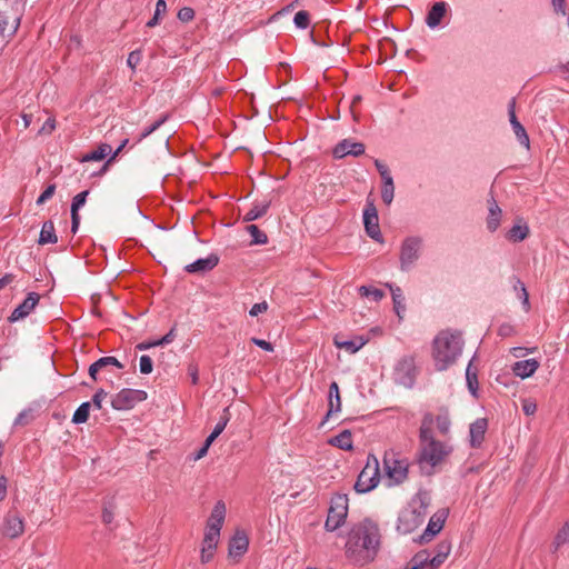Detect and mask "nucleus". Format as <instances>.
<instances>
[{
  "label": "nucleus",
  "mask_w": 569,
  "mask_h": 569,
  "mask_svg": "<svg viewBox=\"0 0 569 569\" xmlns=\"http://www.w3.org/2000/svg\"><path fill=\"white\" fill-rule=\"evenodd\" d=\"M380 546V532L377 523L369 519L355 525L346 542V557L358 566L375 559Z\"/></svg>",
  "instance_id": "f257e3e1"
},
{
  "label": "nucleus",
  "mask_w": 569,
  "mask_h": 569,
  "mask_svg": "<svg viewBox=\"0 0 569 569\" xmlns=\"http://www.w3.org/2000/svg\"><path fill=\"white\" fill-rule=\"evenodd\" d=\"M465 340L458 330L445 329L432 340L431 356L437 371H446L453 366L462 355Z\"/></svg>",
  "instance_id": "f03ea898"
},
{
  "label": "nucleus",
  "mask_w": 569,
  "mask_h": 569,
  "mask_svg": "<svg viewBox=\"0 0 569 569\" xmlns=\"http://www.w3.org/2000/svg\"><path fill=\"white\" fill-rule=\"evenodd\" d=\"M419 445L418 463L426 473H431L453 450L449 442L436 439V435H428L426 427L419 430Z\"/></svg>",
  "instance_id": "7ed1b4c3"
},
{
  "label": "nucleus",
  "mask_w": 569,
  "mask_h": 569,
  "mask_svg": "<svg viewBox=\"0 0 569 569\" xmlns=\"http://www.w3.org/2000/svg\"><path fill=\"white\" fill-rule=\"evenodd\" d=\"M429 499L426 493H417L408 508L403 509L397 523V530L407 535L415 531L423 521L428 512Z\"/></svg>",
  "instance_id": "20e7f679"
},
{
  "label": "nucleus",
  "mask_w": 569,
  "mask_h": 569,
  "mask_svg": "<svg viewBox=\"0 0 569 569\" xmlns=\"http://www.w3.org/2000/svg\"><path fill=\"white\" fill-rule=\"evenodd\" d=\"M423 253V239L420 236L403 238L399 247V269L409 272L418 264Z\"/></svg>",
  "instance_id": "39448f33"
},
{
  "label": "nucleus",
  "mask_w": 569,
  "mask_h": 569,
  "mask_svg": "<svg viewBox=\"0 0 569 569\" xmlns=\"http://www.w3.org/2000/svg\"><path fill=\"white\" fill-rule=\"evenodd\" d=\"M408 461L397 457L392 451L386 452L383 457L385 480L388 487L402 483L408 477Z\"/></svg>",
  "instance_id": "423d86ee"
},
{
  "label": "nucleus",
  "mask_w": 569,
  "mask_h": 569,
  "mask_svg": "<svg viewBox=\"0 0 569 569\" xmlns=\"http://www.w3.org/2000/svg\"><path fill=\"white\" fill-rule=\"evenodd\" d=\"M379 462L376 456L370 455L366 467L361 470L355 485L357 492L366 493L379 483Z\"/></svg>",
  "instance_id": "0eeeda50"
},
{
  "label": "nucleus",
  "mask_w": 569,
  "mask_h": 569,
  "mask_svg": "<svg viewBox=\"0 0 569 569\" xmlns=\"http://www.w3.org/2000/svg\"><path fill=\"white\" fill-rule=\"evenodd\" d=\"M348 515L347 495L332 497L325 527L328 531H335L345 523Z\"/></svg>",
  "instance_id": "6e6552de"
},
{
  "label": "nucleus",
  "mask_w": 569,
  "mask_h": 569,
  "mask_svg": "<svg viewBox=\"0 0 569 569\" xmlns=\"http://www.w3.org/2000/svg\"><path fill=\"white\" fill-rule=\"evenodd\" d=\"M427 428L428 435H436L435 430L440 436H448L451 429V419L449 412L445 409L439 410L438 413L427 412L423 415L419 430Z\"/></svg>",
  "instance_id": "1a4fd4ad"
},
{
  "label": "nucleus",
  "mask_w": 569,
  "mask_h": 569,
  "mask_svg": "<svg viewBox=\"0 0 569 569\" xmlns=\"http://www.w3.org/2000/svg\"><path fill=\"white\" fill-rule=\"evenodd\" d=\"M417 375L416 362L412 356H405L398 360L393 370V379L398 385L411 388Z\"/></svg>",
  "instance_id": "9d476101"
},
{
  "label": "nucleus",
  "mask_w": 569,
  "mask_h": 569,
  "mask_svg": "<svg viewBox=\"0 0 569 569\" xmlns=\"http://www.w3.org/2000/svg\"><path fill=\"white\" fill-rule=\"evenodd\" d=\"M146 399V391L126 388L112 397L111 406L114 410H129Z\"/></svg>",
  "instance_id": "9b49d317"
},
{
  "label": "nucleus",
  "mask_w": 569,
  "mask_h": 569,
  "mask_svg": "<svg viewBox=\"0 0 569 569\" xmlns=\"http://www.w3.org/2000/svg\"><path fill=\"white\" fill-rule=\"evenodd\" d=\"M23 532V518L18 512L9 511L0 522V535L7 539H17Z\"/></svg>",
  "instance_id": "f8f14e48"
},
{
  "label": "nucleus",
  "mask_w": 569,
  "mask_h": 569,
  "mask_svg": "<svg viewBox=\"0 0 569 569\" xmlns=\"http://www.w3.org/2000/svg\"><path fill=\"white\" fill-rule=\"evenodd\" d=\"M363 224L367 234L375 241L383 243L385 239L380 231L378 211L372 202L367 203L363 210Z\"/></svg>",
  "instance_id": "ddd939ff"
},
{
  "label": "nucleus",
  "mask_w": 569,
  "mask_h": 569,
  "mask_svg": "<svg viewBox=\"0 0 569 569\" xmlns=\"http://www.w3.org/2000/svg\"><path fill=\"white\" fill-rule=\"evenodd\" d=\"M40 296L37 292H30L26 297V299L14 308L11 316L9 317V321L16 322L28 317L34 307L38 305Z\"/></svg>",
  "instance_id": "4468645a"
},
{
  "label": "nucleus",
  "mask_w": 569,
  "mask_h": 569,
  "mask_svg": "<svg viewBox=\"0 0 569 569\" xmlns=\"http://www.w3.org/2000/svg\"><path fill=\"white\" fill-rule=\"evenodd\" d=\"M365 153V144L361 142H355L349 139L340 141L333 149V156L337 159L345 158L347 156L358 157Z\"/></svg>",
  "instance_id": "2eb2a0df"
},
{
  "label": "nucleus",
  "mask_w": 569,
  "mask_h": 569,
  "mask_svg": "<svg viewBox=\"0 0 569 569\" xmlns=\"http://www.w3.org/2000/svg\"><path fill=\"white\" fill-rule=\"evenodd\" d=\"M446 520V512L439 511L436 512L430 519L427 525V528L422 532V535L419 538L420 542H428L430 541L437 533L441 531L443 528Z\"/></svg>",
  "instance_id": "dca6fc26"
},
{
  "label": "nucleus",
  "mask_w": 569,
  "mask_h": 569,
  "mask_svg": "<svg viewBox=\"0 0 569 569\" xmlns=\"http://www.w3.org/2000/svg\"><path fill=\"white\" fill-rule=\"evenodd\" d=\"M488 429V421L486 418H478L469 427V443L472 448H479L485 440Z\"/></svg>",
  "instance_id": "f3484780"
},
{
  "label": "nucleus",
  "mask_w": 569,
  "mask_h": 569,
  "mask_svg": "<svg viewBox=\"0 0 569 569\" xmlns=\"http://www.w3.org/2000/svg\"><path fill=\"white\" fill-rule=\"evenodd\" d=\"M449 6L445 1L435 2L426 16V24L430 29H437L440 26L442 18L447 14Z\"/></svg>",
  "instance_id": "a211bd4d"
},
{
  "label": "nucleus",
  "mask_w": 569,
  "mask_h": 569,
  "mask_svg": "<svg viewBox=\"0 0 569 569\" xmlns=\"http://www.w3.org/2000/svg\"><path fill=\"white\" fill-rule=\"evenodd\" d=\"M502 219V210L493 197L488 199V216L486 218V227L489 232H496Z\"/></svg>",
  "instance_id": "6ab92c4d"
},
{
  "label": "nucleus",
  "mask_w": 569,
  "mask_h": 569,
  "mask_svg": "<svg viewBox=\"0 0 569 569\" xmlns=\"http://www.w3.org/2000/svg\"><path fill=\"white\" fill-rule=\"evenodd\" d=\"M219 263V257L216 253H210L204 258L197 259L192 263L186 266V271L189 273H204L212 270Z\"/></svg>",
  "instance_id": "aec40b11"
},
{
  "label": "nucleus",
  "mask_w": 569,
  "mask_h": 569,
  "mask_svg": "<svg viewBox=\"0 0 569 569\" xmlns=\"http://www.w3.org/2000/svg\"><path fill=\"white\" fill-rule=\"evenodd\" d=\"M540 363L536 359H526L517 361L512 365L511 371L516 377L526 379L535 375Z\"/></svg>",
  "instance_id": "412c9836"
},
{
  "label": "nucleus",
  "mask_w": 569,
  "mask_h": 569,
  "mask_svg": "<svg viewBox=\"0 0 569 569\" xmlns=\"http://www.w3.org/2000/svg\"><path fill=\"white\" fill-rule=\"evenodd\" d=\"M530 233L529 226L523 219L519 218L515 224L508 230L506 237L511 242H521L528 238Z\"/></svg>",
  "instance_id": "4be33fe9"
},
{
  "label": "nucleus",
  "mask_w": 569,
  "mask_h": 569,
  "mask_svg": "<svg viewBox=\"0 0 569 569\" xmlns=\"http://www.w3.org/2000/svg\"><path fill=\"white\" fill-rule=\"evenodd\" d=\"M249 546V540L244 533H236L229 543V556L232 558L241 557Z\"/></svg>",
  "instance_id": "5701e85b"
},
{
  "label": "nucleus",
  "mask_w": 569,
  "mask_h": 569,
  "mask_svg": "<svg viewBox=\"0 0 569 569\" xmlns=\"http://www.w3.org/2000/svg\"><path fill=\"white\" fill-rule=\"evenodd\" d=\"M329 409L327 412V418H329L332 413H338L341 410V399L339 393V386L336 381H332L329 386V399H328Z\"/></svg>",
  "instance_id": "b1692460"
},
{
  "label": "nucleus",
  "mask_w": 569,
  "mask_h": 569,
  "mask_svg": "<svg viewBox=\"0 0 569 569\" xmlns=\"http://www.w3.org/2000/svg\"><path fill=\"white\" fill-rule=\"evenodd\" d=\"M224 518H226V505L222 501H218L211 511V515L208 519L207 526L221 530L222 525L224 522Z\"/></svg>",
  "instance_id": "393cba45"
},
{
  "label": "nucleus",
  "mask_w": 569,
  "mask_h": 569,
  "mask_svg": "<svg viewBox=\"0 0 569 569\" xmlns=\"http://www.w3.org/2000/svg\"><path fill=\"white\" fill-rule=\"evenodd\" d=\"M333 343L338 349H345L349 353H356L367 343V340L362 337H357L350 340H340L336 337L333 339Z\"/></svg>",
  "instance_id": "a878e982"
},
{
  "label": "nucleus",
  "mask_w": 569,
  "mask_h": 569,
  "mask_svg": "<svg viewBox=\"0 0 569 569\" xmlns=\"http://www.w3.org/2000/svg\"><path fill=\"white\" fill-rule=\"evenodd\" d=\"M270 207L269 200L257 201L252 208L243 216V221L250 222L263 217Z\"/></svg>",
  "instance_id": "bb28decb"
},
{
  "label": "nucleus",
  "mask_w": 569,
  "mask_h": 569,
  "mask_svg": "<svg viewBox=\"0 0 569 569\" xmlns=\"http://www.w3.org/2000/svg\"><path fill=\"white\" fill-rule=\"evenodd\" d=\"M58 241L54 224L51 220L43 222L39 240L40 244L56 243Z\"/></svg>",
  "instance_id": "cd10ccee"
},
{
  "label": "nucleus",
  "mask_w": 569,
  "mask_h": 569,
  "mask_svg": "<svg viewBox=\"0 0 569 569\" xmlns=\"http://www.w3.org/2000/svg\"><path fill=\"white\" fill-rule=\"evenodd\" d=\"M393 310L400 320L403 319L406 313V303L402 290L397 287L391 289Z\"/></svg>",
  "instance_id": "c85d7f7f"
},
{
  "label": "nucleus",
  "mask_w": 569,
  "mask_h": 569,
  "mask_svg": "<svg viewBox=\"0 0 569 569\" xmlns=\"http://www.w3.org/2000/svg\"><path fill=\"white\" fill-rule=\"evenodd\" d=\"M450 551H451V542L450 541L443 540V541L439 542L436 547V555L432 557L433 565L440 567L446 561L448 556L450 555Z\"/></svg>",
  "instance_id": "c756f323"
},
{
  "label": "nucleus",
  "mask_w": 569,
  "mask_h": 569,
  "mask_svg": "<svg viewBox=\"0 0 569 569\" xmlns=\"http://www.w3.org/2000/svg\"><path fill=\"white\" fill-rule=\"evenodd\" d=\"M330 445L336 446L342 450H351L352 449V438L351 432L349 430H343L336 437L330 439Z\"/></svg>",
  "instance_id": "7c9ffc66"
},
{
  "label": "nucleus",
  "mask_w": 569,
  "mask_h": 569,
  "mask_svg": "<svg viewBox=\"0 0 569 569\" xmlns=\"http://www.w3.org/2000/svg\"><path fill=\"white\" fill-rule=\"evenodd\" d=\"M112 151V147L108 143H102L97 150L83 156L82 161H100L109 156Z\"/></svg>",
  "instance_id": "2f4dec72"
},
{
  "label": "nucleus",
  "mask_w": 569,
  "mask_h": 569,
  "mask_svg": "<svg viewBox=\"0 0 569 569\" xmlns=\"http://www.w3.org/2000/svg\"><path fill=\"white\" fill-rule=\"evenodd\" d=\"M513 290L516 292L517 298L521 301L525 311H529L530 301L525 283L521 280L517 279L516 282L513 283Z\"/></svg>",
  "instance_id": "473e14b6"
},
{
  "label": "nucleus",
  "mask_w": 569,
  "mask_h": 569,
  "mask_svg": "<svg viewBox=\"0 0 569 569\" xmlns=\"http://www.w3.org/2000/svg\"><path fill=\"white\" fill-rule=\"evenodd\" d=\"M247 231L251 236L252 244H266L268 242L267 234L261 231L256 224L247 226Z\"/></svg>",
  "instance_id": "72a5a7b5"
},
{
  "label": "nucleus",
  "mask_w": 569,
  "mask_h": 569,
  "mask_svg": "<svg viewBox=\"0 0 569 569\" xmlns=\"http://www.w3.org/2000/svg\"><path fill=\"white\" fill-rule=\"evenodd\" d=\"M90 402H82L72 416V422L76 425L84 423L89 418Z\"/></svg>",
  "instance_id": "f704fd0d"
},
{
  "label": "nucleus",
  "mask_w": 569,
  "mask_h": 569,
  "mask_svg": "<svg viewBox=\"0 0 569 569\" xmlns=\"http://www.w3.org/2000/svg\"><path fill=\"white\" fill-rule=\"evenodd\" d=\"M359 293L362 297L371 298L376 302L380 301L385 296L382 290H380L378 288H373V287H368V286H361L359 288Z\"/></svg>",
  "instance_id": "c9c22d12"
},
{
  "label": "nucleus",
  "mask_w": 569,
  "mask_h": 569,
  "mask_svg": "<svg viewBox=\"0 0 569 569\" xmlns=\"http://www.w3.org/2000/svg\"><path fill=\"white\" fill-rule=\"evenodd\" d=\"M511 127L519 143L526 148H529L530 140L525 127L520 122H516Z\"/></svg>",
  "instance_id": "e433bc0d"
},
{
  "label": "nucleus",
  "mask_w": 569,
  "mask_h": 569,
  "mask_svg": "<svg viewBox=\"0 0 569 569\" xmlns=\"http://www.w3.org/2000/svg\"><path fill=\"white\" fill-rule=\"evenodd\" d=\"M220 531V529L207 526L202 543L217 547Z\"/></svg>",
  "instance_id": "4c0bfd02"
},
{
  "label": "nucleus",
  "mask_w": 569,
  "mask_h": 569,
  "mask_svg": "<svg viewBox=\"0 0 569 569\" xmlns=\"http://www.w3.org/2000/svg\"><path fill=\"white\" fill-rule=\"evenodd\" d=\"M569 542V519L563 523L558 533L555 537V546L559 548L560 546Z\"/></svg>",
  "instance_id": "58836bf2"
},
{
  "label": "nucleus",
  "mask_w": 569,
  "mask_h": 569,
  "mask_svg": "<svg viewBox=\"0 0 569 569\" xmlns=\"http://www.w3.org/2000/svg\"><path fill=\"white\" fill-rule=\"evenodd\" d=\"M167 10V3L164 0H158L156 3V10L153 17L147 22V27L153 28L159 23V18Z\"/></svg>",
  "instance_id": "ea45409f"
},
{
  "label": "nucleus",
  "mask_w": 569,
  "mask_h": 569,
  "mask_svg": "<svg viewBox=\"0 0 569 569\" xmlns=\"http://www.w3.org/2000/svg\"><path fill=\"white\" fill-rule=\"evenodd\" d=\"M114 509H116V506L113 503V501H106L103 503V509H102V521L106 523V525H110L113 519H114Z\"/></svg>",
  "instance_id": "a19ab883"
},
{
  "label": "nucleus",
  "mask_w": 569,
  "mask_h": 569,
  "mask_svg": "<svg viewBox=\"0 0 569 569\" xmlns=\"http://www.w3.org/2000/svg\"><path fill=\"white\" fill-rule=\"evenodd\" d=\"M230 420V412H229V409L226 408L223 410V413L222 416L220 417L219 421L216 423L213 430L211 433H213L214 436L219 437L222 431L224 430L227 423L229 422Z\"/></svg>",
  "instance_id": "79ce46f5"
},
{
  "label": "nucleus",
  "mask_w": 569,
  "mask_h": 569,
  "mask_svg": "<svg viewBox=\"0 0 569 569\" xmlns=\"http://www.w3.org/2000/svg\"><path fill=\"white\" fill-rule=\"evenodd\" d=\"M466 379L468 383V388L470 392L476 396L477 389H478V380L476 372L471 371V362H469L467 369H466Z\"/></svg>",
  "instance_id": "37998d69"
},
{
  "label": "nucleus",
  "mask_w": 569,
  "mask_h": 569,
  "mask_svg": "<svg viewBox=\"0 0 569 569\" xmlns=\"http://www.w3.org/2000/svg\"><path fill=\"white\" fill-rule=\"evenodd\" d=\"M168 120V116H162L160 119L156 120L152 124L144 128L143 131L140 134L139 141L143 140L148 136H150L152 132H154L157 129H159L166 121Z\"/></svg>",
  "instance_id": "c03bdc74"
},
{
  "label": "nucleus",
  "mask_w": 569,
  "mask_h": 569,
  "mask_svg": "<svg viewBox=\"0 0 569 569\" xmlns=\"http://www.w3.org/2000/svg\"><path fill=\"white\" fill-rule=\"evenodd\" d=\"M395 198V183L382 184L381 186V199L387 204L390 206Z\"/></svg>",
  "instance_id": "a18cd8bd"
},
{
  "label": "nucleus",
  "mask_w": 569,
  "mask_h": 569,
  "mask_svg": "<svg viewBox=\"0 0 569 569\" xmlns=\"http://www.w3.org/2000/svg\"><path fill=\"white\" fill-rule=\"evenodd\" d=\"M88 194H89V191L84 190V191L78 193L77 196H74V198L72 199V203H71V212H78L79 209L84 206Z\"/></svg>",
  "instance_id": "49530a36"
},
{
  "label": "nucleus",
  "mask_w": 569,
  "mask_h": 569,
  "mask_svg": "<svg viewBox=\"0 0 569 569\" xmlns=\"http://www.w3.org/2000/svg\"><path fill=\"white\" fill-rule=\"evenodd\" d=\"M293 22L299 29H307L309 27V14L307 11H298L295 14Z\"/></svg>",
  "instance_id": "de8ad7c7"
},
{
  "label": "nucleus",
  "mask_w": 569,
  "mask_h": 569,
  "mask_svg": "<svg viewBox=\"0 0 569 569\" xmlns=\"http://www.w3.org/2000/svg\"><path fill=\"white\" fill-rule=\"evenodd\" d=\"M139 369L142 375H149L153 370L152 359L148 355H143L139 360Z\"/></svg>",
  "instance_id": "09e8293b"
},
{
  "label": "nucleus",
  "mask_w": 569,
  "mask_h": 569,
  "mask_svg": "<svg viewBox=\"0 0 569 569\" xmlns=\"http://www.w3.org/2000/svg\"><path fill=\"white\" fill-rule=\"evenodd\" d=\"M96 362L98 363V366L101 369L107 368L109 366H113L119 369L123 368V365L121 362H119L116 357H112V356L102 357V358L98 359Z\"/></svg>",
  "instance_id": "8fccbe9b"
},
{
  "label": "nucleus",
  "mask_w": 569,
  "mask_h": 569,
  "mask_svg": "<svg viewBox=\"0 0 569 569\" xmlns=\"http://www.w3.org/2000/svg\"><path fill=\"white\" fill-rule=\"evenodd\" d=\"M142 59V52L140 50L131 51L127 59V64L131 70H134L136 67L140 63Z\"/></svg>",
  "instance_id": "3c124183"
},
{
  "label": "nucleus",
  "mask_w": 569,
  "mask_h": 569,
  "mask_svg": "<svg viewBox=\"0 0 569 569\" xmlns=\"http://www.w3.org/2000/svg\"><path fill=\"white\" fill-rule=\"evenodd\" d=\"M216 548L217 547L202 543L201 556H200L201 562H203V563L209 562L213 558Z\"/></svg>",
  "instance_id": "603ef678"
},
{
  "label": "nucleus",
  "mask_w": 569,
  "mask_h": 569,
  "mask_svg": "<svg viewBox=\"0 0 569 569\" xmlns=\"http://www.w3.org/2000/svg\"><path fill=\"white\" fill-rule=\"evenodd\" d=\"M54 191H56V186L49 184L44 189V191L39 196V198L37 199V204L38 206L43 204L46 201H48L50 198H52V196L54 194Z\"/></svg>",
  "instance_id": "864d4df0"
},
{
  "label": "nucleus",
  "mask_w": 569,
  "mask_h": 569,
  "mask_svg": "<svg viewBox=\"0 0 569 569\" xmlns=\"http://www.w3.org/2000/svg\"><path fill=\"white\" fill-rule=\"evenodd\" d=\"M556 14L567 16L566 0H549Z\"/></svg>",
  "instance_id": "5fc2aeb1"
},
{
  "label": "nucleus",
  "mask_w": 569,
  "mask_h": 569,
  "mask_svg": "<svg viewBox=\"0 0 569 569\" xmlns=\"http://www.w3.org/2000/svg\"><path fill=\"white\" fill-rule=\"evenodd\" d=\"M194 18V11L190 7H183L178 11V19L182 22H189Z\"/></svg>",
  "instance_id": "6e6d98bb"
},
{
  "label": "nucleus",
  "mask_w": 569,
  "mask_h": 569,
  "mask_svg": "<svg viewBox=\"0 0 569 569\" xmlns=\"http://www.w3.org/2000/svg\"><path fill=\"white\" fill-rule=\"evenodd\" d=\"M515 333H516L515 327L509 322L501 323L498 328V335L500 337L506 338V337H510Z\"/></svg>",
  "instance_id": "4d7b16f0"
},
{
  "label": "nucleus",
  "mask_w": 569,
  "mask_h": 569,
  "mask_svg": "<svg viewBox=\"0 0 569 569\" xmlns=\"http://www.w3.org/2000/svg\"><path fill=\"white\" fill-rule=\"evenodd\" d=\"M108 393L103 389H99L92 397V405L97 409H101L102 401L107 398Z\"/></svg>",
  "instance_id": "13d9d810"
},
{
  "label": "nucleus",
  "mask_w": 569,
  "mask_h": 569,
  "mask_svg": "<svg viewBox=\"0 0 569 569\" xmlns=\"http://www.w3.org/2000/svg\"><path fill=\"white\" fill-rule=\"evenodd\" d=\"M268 310V303L266 301L254 303L249 310L251 317H257Z\"/></svg>",
  "instance_id": "bf43d9fd"
},
{
  "label": "nucleus",
  "mask_w": 569,
  "mask_h": 569,
  "mask_svg": "<svg viewBox=\"0 0 569 569\" xmlns=\"http://www.w3.org/2000/svg\"><path fill=\"white\" fill-rule=\"evenodd\" d=\"M522 410L527 416H531L537 410V403L531 399L522 400Z\"/></svg>",
  "instance_id": "052dcab7"
},
{
  "label": "nucleus",
  "mask_w": 569,
  "mask_h": 569,
  "mask_svg": "<svg viewBox=\"0 0 569 569\" xmlns=\"http://www.w3.org/2000/svg\"><path fill=\"white\" fill-rule=\"evenodd\" d=\"M54 129L56 120L53 118H48L39 130V133L50 134Z\"/></svg>",
  "instance_id": "680f3d73"
},
{
  "label": "nucleus",
  "mask_w": 569,
  "mask_h": 569,
  "mask_svg": "<svg viewBox=\"0 0 569 569\" xmlns=\"http://www.w3.org/2000/svg\"><path fill=\"white\" fill-rule=\"evenodd\" d=\"M251 342L266 351H273V346L269 341L259 338H251Z\"/></svg>",
  "instance_id": "e2e57ef3"
},
{
  "label": "nucleus",
  "mask_w": 569,
  "mask_h": 569,
  "mask_svg": "<svg viewBox=\"0 0 569 569\" xmlns=\"http://www.w3.org/2000/svg\"><path fill=\"white\" fill-rule=\"evenodd\" d=\"M515 108H516V102L515 100H511L509 106H508V114H509V121H510V124L512 126L513 123L516 122H519L517 117H516V111H515Z\"/></svg>",
  "instance_id": "0e129e2a"
},
{
  "label": "nucleus",
  "mask_w": 569,
  "mask_h": 569,
  "mask_svg": "<svg viewBox=\"0 0 569 569\" xmlns=\"http://www.w3.org/2000/svg\"><path fill=\"white\" fill-rule=\"evenodd\" d=\"M174 339V330L171 329L167 335H164L161 339H158L157 340V343L159 346H163V345H168L170 342H172Z\"/></svg>",
  "instance_id": "69168bd1"
},
{
  "label": "nucleus",
  "mask_w": 569,
  "mask_h": 569,
  "mask_svg": "<svg viewBox=\"0 0 569 569\" xmlns=\"http://www.w3.org/2000/svg\"><path fill=\"white\" fill-rule=\"evenodd\" d=\"M80 224V216L78 212H71V231L76 233Z\"/></svg>",
  "instance_id": "338daca9"
},
{
  "label": "nucleus",
  "mask_w": 569,
  "mask_h": 569,
  "mask_svg": "<svg viewBox=\"0 0 569 569\" xmlns=\"http://www.w3.org/2000/svg\"><path fill=\"white\" fill-rule=\"evenodd\" d=\"M157 340L154 341H144L137 345L138 350H148L153 347H158Z\"/></svg>",
  "instance_id": "774afa93"
}]
</instances>
